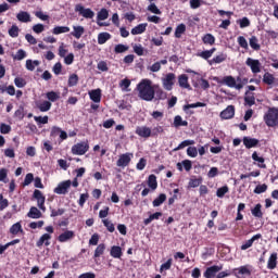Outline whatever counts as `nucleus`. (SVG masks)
Instances as JSON below:
<instances>
[{
	"label": "nucleus",
	"mask_w": 278,
	"mask_h": 278,
	"mask_svg": "<svg viewBox=\"0 0 278 278\" xmlns=\"http://www.w3.org/2000/svg\"><path fill=\"white\" fill-rule=\"evenodd\" d=\"M245 64L247 66H250L254 75H257V73H262V63H260V60L248 58Z\"/></svg>",
	"instance_id": "nucleus-8"
},
{
	"label": "nucleus",
	"mask_w": 278,
	"mask_h": 278,
	"mask_svg": "<svg viewBox=\"0 0 278 278\" xmlns=\"http://www.w3.org/2000/svg\"><path fill=\"white\" fill-rule=\"evenodd\" d=\"M235 270L238 273V275H245V277H251V270H253V267L251 265H244L238 267Z\"/></svg>",
	"instance_id": "nucleus-21"
},
{
	"label": "nucleus",
	"mask_w": 278,
	"mask_h": 278,
	"mask_svg": "<svg viewBox=\"0 0 278 278\" xmlns=\"http://www.w3.org/2000/svg\"><path fill=\"white\" fill-rule=\"evenodd\" d=\"M112 39V35L110 33H100L98 35V45H105L108 40Z\"/></svg>",
	"instance_id": "nucleus-30"
},
{
	"label": "nucleus",
	"mask_w": 278,
	"mask_h": 278,
	"mask_svg": "<svg viewBox=\"0 0 278 278\" xmlns=\"http://www.w3.org/2000/svg\"><path fill=\"white\" fill-rule=\"evenodd\" d=\"M187 155L189 157H197V155H199V151L197 150V147H189L187 149Z\"/></svg>",
	"instance_id": "nucleus-61"
},
{
	"label": "nucleus",
	"mask_w": 278,
	"mask_h": 278,
	"mask_svg": "<svg viewBox=\"0 0 278 278\" xmlns=\"http://www.w3.org/2000/svg\"><path fill=\"white\" fill-rule=\"evenodd\" d=\"M175 73H168L165 75V77L162 79L163 88L165 90H173V86H175Z\"/></svg>",
	"instance_id": "nucleus-7"
},
{
	"label": "nucleus",
	"mask_w": 278,
	"mask_h": 278,
	"mask_svg": "<svg viewBox=\"0 0 278 278\" xmlns=\"http://www.w3.org/2000/svg\"><path fill=\"white\" fill-rule=\"evenodd\" d=\"M147 25L148 24L144 23V24H139V25L135 26L131 29L130 34H132V36H138L140 34H144V31H147Z\"/></svg>",
	"instance_id": "nucleus-24"
},
{
	"label": "nucleus",
	"mask_w": 278,
	"mask_h": 278,
	"mask_svg": "<svg viewBox=\"0 0 278 278\" xmlns=\"http://www.w3.org/2000/svg\"><path fill=\"white\" fill-rule=\"evenodd\" d=\"M227 60V54L226 53H220L213 58L212 60L208 61L210 66L213 64H223Z\"/></svg>",
	"instance_id": "nucleus-22"
},
{
	"label": "nucleus",
	"mask_w": 278,
	"mask_h": 278,
	"mask_svg": "<svg viewBox=\"0 0 278 278\" xmlns=\"http://www.w3.org/2000/svg\"><path fill=\"white\" fill-rule=\"evenodd\" d=\"M36 66H40V61L35 60L31 61V59L26 60V68L27 71H36Z\"/></svg>",
	"instance_id": "nucleus-39"
},
{
	"label": "nucleus",
	"mask_w": 278,
	"mask_h": 278,
	"mask_svg": "<svg viewBox=\"0 0 278 278\" xmlns=\"http://www.w3.org/2000/svg\"><path fill=\"white\" fill-rule=\"evenodd\" d=\"M111 255L115 258V260H121V257L123 256V249L118 245H113L111 248Z\"/></svg>",
	"instance_id": "nucleus-26"
},
{
	"label": "nucleus",
	"mask_w": 278,
	"mask_h": 278,
	"mask_svg": "<svg viewBox=\"0 0 278 278\" xmlns=\"http://www.w3.org/2000/svg\"><path fill=\"white\" fill-rule=\"evenodd\" d=\"M0 181H2L3 184H8V169L7 168L0 169Z\"/></svg>",
	"instance_id": "nucleus-62"
},
{
	"label": "nucleus",
	"mask_w": 278,
	"mask_h": 278,
	"mask_svg": "<svg viewBox=\"0 0 278 278\" xmlns=\"http://www.w3.org/2000/svg\"><path fill=\"white\" fill-rule=\"evenodd\" d=\"M186 34V24H179L175 30V38H181V35Z\"/></svg>",
	"instance_id": "nucleus-46"
},
{
	"label": "nucleus",
	"mask_w": 278,
	"mask_h": 278,
	"mask_svg": "<svg viewBox=\"0 0 278 278\" xmlns=\"http://www.w3.org/2000/svg\"><path fill=\"white\" fill-rule=\"evenodd\" d=\"M87 151H90V142L88 140L79 141L71 149L72 155H86Z\"/></svg>",
	"instance_id": "nucleus-3"
},
{
	"label": "nucleus",
	"mask_w": 278,
	"mask_h": 278,
	"mask_svg": "<svg viewBox=\"0 0 278 278\" xmlns=\"http://www.w3.org/2000/svg\"><path fill=\"white\" fill-rule=\"evenodd\" d=\"M34 121H36L38 125H47V123H49V116H34Z\"/></svg>",
	"instance_id": "nucleus-60"
},
{
	"label": "nucleus",
	"mask_w": 278,
	"mask_h": 278,
	"mask_svg": "<svg viewBox=\"0 0 278 278\" xmlns=\"http://www.w3.org/2000/svg\"><path fill=\"white\" fill-rule=\"evenodd\" d=\"M137 90L139 92V99H142V101H151L152 99H155V89L151 86L150 79H142L137 85Z\"/></svg>",
	"instance_id": "nucleus-1"
},
{
	"label": "nucleus",
	"mask_w": 278,
	"mask_h": 278,
	"mask_svg": "<svg viewBox=\"0 0 278 278\" xmlns=\"http://www.w3.org/2000/svg\"><path fill=\"white\" fill-rule=\"evenodd\" d=\"M89 97L93 103H101V89H96L89 92Z\"/></svg>",
	"instance_id": "nucleus-25"
},
{
	"label": "nucleus",
	"mask_w": 278,
	"mask_h": 278,
	"mask_svg": "<svg viewBox=\"0 0 278 278\" xmlns=\"http://www.w3.org/2000/svg\"><path fill=\"white\" fill-rule=\"evenodd\" d=\"M244 105L248 108H253L255 105V93L251 91H247L244 96Z\"/></svg>",
	"instance_id": "nucleus-15"
},
{
	"label": "nucleus",
	"mask_w": 278,
	"mask_h": 278,
	"mask_svg": "<svg viewBox=\"0 0 278 278\" xmlns=\"http://www.w3.org/2000/svg\"><path fill=\"white\" fill-rule=\"evenodd\" d=\"M50 212H51V214H50L51 218H55L56 216L64 215L65 210L64 208L55 210V208L50 207Z\"/></svg>",
	"instance_id": "nucleus-58"
},
{
	"label": "nucleus",
	"mask_w": 278,
	"mask_h": 278,
	"mask_svg": "<svg viewBox=\"0 0 278 278\" xmlns=\"http://www.w3.org/2000/svg\"><path fill=\"white\" fill-rule=\"evenodd\" d=\"M102 223H103L104 227H106L108 231H110V233H114L116 228L114 227V224L112 223V220L103 219Z\"/></svg>",
	"instance_id": "nucleus-52"
},
{
	"label": "nucleus",
	"mask_w": 278,
	"mask_h": 278,
	"mask_svg": "<svg viewBox=\"0 0 278 278\" xmlns=\"http://www.w3.org/2000/svg\"><path fill=\"white\" fill-rule=\"evenodd\" d=\"M205 102H195V103H191V104H185L182 106L184 112H188L190 109H194V108H205Z\"/></svg>",
	"instance_id": "nucleus-40"
},
{
	"label": "nucleus",
	"mask_w": 278,
	"mask_h": 278,
	"mask_svg": "<svg viewBox=\"0 0 278 278\" xmlns=\"http://www.w3.org/2000/svg\"><path fill=\"white\" fill-rule=\"evenodd\" d=\"M115 53H125V51H129V47L118 43L114 48Z\"/></svg>",
	"instance_id": "nucleus-59"
},
{
	"label": "nucleus",
	"mask_w": 278,
	"mask_h": 278,
	"mask_svg": "<svg viewBox=\"0 0 278 278\" xmlns=\"http://www.w3.org/2000/svg\"><path fill=\"white\" fill-rule=\"evenodd\" d=\"M110 16V12L108 11V9H101L98 12V21H106V18Z\"/></svg>",
	"instance_id": "nucleus-47"
},
{
	"label": "nucleus",
	"mask_w": 278,
	"mask_h": 278,
	"mask_svg": "<svg viewBox=\"0 0 278 278\" xmlns=\"http://www.w3.org/2000/svg\"><path fill=\"white\" fill-rule=\"evenodd\" d=\"M77 84H79V76L77 74L70 75L68 83H67L68 87L73 88L77 86Z\"/></svg>",
	"instance_id": "nucleus-41"
},
{
	"label": "nucleus",
	"mask_w": 278,
	"mask_h": 278,
	"mask_svg": "<svg viewBox=\"0 0 278 278\" xmlns=\"http://www.w3.org/2000/svg\"><path fill=\"white\" fill-rule=\"evenodd\" d=\"M227 192H229V187L225 185L217 189L216 197H218V199H223L227 194Z\"/></svg>",
	"instance_id": "nucleus-44"
},
{
	"label": "nucleus",
	"mask_w": 278,
	"mask_h": 278,
	"mask_svg": "<svg viewBox=\"0 0 278 278\" xmlns=\"http://www.w3.org/2000/svg\"><path fill=\"white\" fill-rule=\"evenodd\" d=\"M148 186L150 190H152V192L157 190V176H155L154 174H151L148 177Z\"/></svg>",
	"instance_id": "nucleus-23"
},
{
	"label": "nucleus",
	"mask_w": 278,
	"mask_h": 278,
	"mask_svg": "<svg viewBox=\"0 0 278 278\" xmlns=\"http://www.w3.org/2000/svg\"><path fill=\"white\" fill-rule=\"evenodd\" d=\"M149 12H151L152 14H162V11L157 8V5L155 3H151L148 7Z\"/></svg>",
	"instance_id": "nucleus-63"
},
{
	"label": "nucleus",
	"mask_w": 278,
	"mask_h": 278,
	"mask_svg": "<svg viewBox=\"0 0 278 278\" xmlns=\"http://www.w3.org/2000/svg\"><path fill=\"white\" fill-rule=\"evenodd\" d=\"M25 58H27V52H25V50L20 49L17 50V52L13 55V60H25Z\"/></svg>",
	"instance_id": "nucleus-50"
},
{
	"label": "nucleus",
	"mask_w": 278,
	"mask_h": 278,
	"mask_svg": "<svg viewBox=\"0 0 278 278\" xmlns=\"http://www.w3.org/2000/svg\"><path fill=\"white\" fill-rule=\"evenodd\" d=\"M219 84H224L225 86H228V88H236V90H242V88H244L242 83L236 84V78H233V76H225Z\"/></svg>",
	"instance_id": "nucleus-4"
},
{
	"label": "nucleus",
	"mask_w": 278,
	"mask_h": 278,
	"mask_svg": "<svg viewBox=\"0 0 278 278\" xmlns=\"http://www.w3.org/2000/svg\"><path fill=\"white\" fill-rule=\"evenodd\" d=\"M51 105H52L51 102L47 100L37 103V108L39 112H49V110H51Z\"/></svg>",
	"instance_id": "nucleus-32"
},
{
	"label": "nucleus",
	"mask_w": 278,
	"mask_h": 278,
	"mask_svg": "<svg viewBox=\"0 0 278 278\" xmlns=\"http://www.w3.org/2000/svg\"><path fill=\"white\" fill-rule=\"evenodd\" d=\"M260 40L255 37V36H252L250 38V47L251 49H253L254 51H260V49H262V47L260 46Z\"/></svg>",
	"instance_id": "nucleus-42"
},
{
	"label": "nucleus",
	"mask_w": 278,
	"mask_h": 278,
	"mask_svg": "<svg viewBox=\"0 0 278 278\" xmlns=\"http://www.w3.org/2000/svg\"><path fill=\"white\" fill-rule=\"evenodd\" d=\"M31 181H34V174L28 173V174H26V176H25L23 186H29V184H31Z\"/></svg>",
	"instance_id": "nucleus-64"
},
{
	"label": "nucleus",
	"mask_w": 278,
	"mask_h": 278,
	"mask_svg": "<svg viewBox=\"0 0 278 278\" xmlns=\"http://www.w3.org/2000/svg\"><path fill=\"white\" fill-rule=\"evenodd\" d=\"M27 216L28 218H42V213L40 210H38V207L31 206Z\"/></svg>",
	"instance_id": "nucleus-29"
},
{
	"label": "nucleus",
	"mask_w": 278,
	"mask_h": 278,
	"mask_svg": "<svg viewBox=\"0 0 278 278\" xmlns=\"http://www.w3.org/2000/svg\"><path fill=\"white\" fill-rule=\"evenodd\" d=\"M237 42L239 47H241V49H249V42L247 41V38H244V36H239Z\"/></svg>",
	"instance_id": "nucleus-55"
},
{
	"label": "nucleus",
	"mask_w": 278,
	"mask_h": 278,
	"mask_svg": "<svg viewBox=\"0 0 278 278\" xmlns=\"http://www.w3.org/2000/svg\"><path fill=\"white\" fill-rule=\"evenodd\" d=\"M220 270H223V266H218V265H214L212 267H208L205 273H204V277L205 278H212V277H216L217 273H220Z\"/></svg>",
	"instance_id": "nucleus-14"
},
{
	"label": "nucleus",
	"mask_w": 278,
	"mask_h": 278,
	"mask_svg": "<svg viewBox=\"0 0 278 278\" xmlns=\"http://www.w3.org/2000/svg\"><path fill=\"white\" fill-rule=\"evenodd\" d=\"M263 84H266L267 86H273L275 84V76L270 73H265L263 76Z\"/></svg>",
	"instance_id": "nucleus-38"
},
{
	"label": "nucleus",
	"mask_w": 278,
	"mask_h": 278,
	"mask_svg": "<svg viewBox=\"0 0 278 278\" xmlns=\"http://www.w3.org/2000/svg\"><path fill=\"white\" fill-rule=\"evenodd\" d=\"M71 188V180L60 182L53 190L54 194H68Z\"/></svg>",
	"instance_id": "nucleus-10"
},
{
	"label": "nucleus",
	"mask_w": 278,
	"mask_h": 278,
	"mask_svg": "<svg viewBox=\"0 0 278 278\" xmlns=\"http://www.w3.org/2000/svg\"><path fill=\"white\" fill-rule=\"evenodd\" d=\"M33 198L36 199L39 210H41V212H47V206H45L46 198L42 194V191L35 189Z\"/></svg>",
	"instance_id": "nucleus-5"
},
{
	"label": "nucleus",
	"mask_w": 278,
	"mask_h": 278,
	"mask_svg": "<svg viewBox=\"0 0 278 278\" xmlns=\"http://www.w3.org/2000/svg\"><path fill=\"white\" fill-rule=\"evenodd\" d=\"M174 127H188V121H184L181 115H176L174 117Z\"/></svg>",
	"instance_id": "nucleus-34"
},
{
	"label": "nucleus",
	"mask_w": 278,
	"mask_h": 278,
	"mask_svg": "<svg viewBox=\"0 0 278 278\" xmlns=\"http://www.w3.org/2000/svg\"><path fill=\"white\" fill-rule=\"evenodd\" d=\"M201 184H203V178H191L189 180V188H199V186H201Z\"/></svg>",
	"instance_id": "nucleus-45"
},
{
	"label": "nucleus",
	"mask_w": 278,
	"mask_h": 278,
	"mask_svg": "<svg viewBox=\"0 0 278 278\" xmlns=\"http://www.w3.org/2000/svg\"><path fill=\"white\" fill-rule=\"evenodd\" d=\"M14 84L16 88H25L27 86V81L23 77H15Z\"/></svg>",
	"instance_id": "nucleus-54"
},
{
	"label": "nucleus",
	"mask_w": 278,
	"mask_h": 278,
	"mask_svg": "<svg viewBox=\"0 0 278 278\" xmlns=\"http://www.w3.org/2000/svg\"><path fill=\"white\" fill-rule=\"evenodd\" d=\"M264 122L267 127L278 126V108H269L264 115Z\"/></svg>",
	"instance_id": "nucleus-2"
},
{
	"label": "nucleus",
	"mask_w": 278,
	"mask_h": 278,
	"mask_svg": "<svg viewBox=\"0 0 278 278\" xmlns=\"http://www.w3.org/2000/svg\"><path fill=\"white\" fill-rule=\"evenodd\" d=\"M16 18L20 23H31V15L27 11L17 13Z\"/></svg>",
	"instance_id": "nucleus-19"
},
{
	"label": "nucleus",
	"mask_w": 278,
	"mask_h": 278,
	"mask_svg": "<svg viewBox=\"0 0 278 278\" xmlns=\"http://www.w3.org/2000/svg\"><path fill=\"white\" fill-rule=\"evenodd\" d=\"M166 201V193H161L157 198H155L152 202L153 207H160Z\"/></svg>",
	"instance_id": "nucleus-37"
},
{
	"label": "nucleus",
	"mask_w": 278,
	"mask_h": 278,
	"mask_svg": "<svg viewBox=\"0 0 278 278\" xmlns=\"http://www.w3.org/2000/svg\"><path fill=\"white\" fill-rule=\"evenodd\" d=\"M268 190V185L263 184V185H257L254 189V194H264Z\"/></svg>",
	"instance_id": "nucleus-51"
},
{
	"label": "nucleus",
	"mask_w": 278,
	"mask_h": 278,
	"mask_svg": "<svg viewBox=\"0 0 278 278\" xmlns=\"http://www.w3.org/2000/svg\"><path fill=\"white\" fill-rule=\"evenodd\" d=\"M0 90L1 92H8L10 97H14V94H16V89L12 85L8 87H1Z\"/></svg>",
	"instance_id": "nucleus-53"
},
{
	"label": "nucleus",
	"mask_w": 278,
	"mask_h": 278,
	"mask_svg": "<svg viewBox=\"0 0 278 278\" xmlns=\"http://www.w3.org/2000/svg\"><path fill=\"white\" fill-rule=\"evenodd\" d=\"M10 205V201L3 198V194H0V212H3Z\"/></svg>",
	"instance_id": "nucleus-57"
},
{
	"label": "nucleus",
	"mask_w": 278,
	"mask_h": 278,
	"mask_svg": "<svg viewBox=\"0 0 278 278\" xmlns=\"http://www.w3.org/2000/svg\"><path fill=\"white\" fill-rule=\"evenodd\" d=\"M75 12H78L84 18H94V12L91 9H86L81 4L75 5Z\"/></svg>",
	"instance_id": "nucleus-9"
},
{
	"label": "nucleus",
	"mask_w": 278,
	"mask_h": 278,
	"mask_svg": "<svg viewBox=\"0 0 278 278\" xmlns=\"http://www.w3.org/2000/svg\"><path fill=\"white\" fill-rule=\"evenodd\" d=\"M46 98L48 99V101L50 103H55V101H58L60 99V93L55 92V91H48L46 93Z\"/></svg>",
	"instance_id": "nucleus-36"
},
{
	"label": "nucleus",
	"mask_w": 278,
	"mask_h": 278,
	"mask_svg": "<svg viewBox=\"0 0 278 278\" xmlns=\"http://www.w3.org/2000/svg\"><path fill=\"white\" fill-rule=\"evenodd\" d=\"M267 268H269V270L277 268V253H273L268 258Z\"/></svg>",
	"instance_id": "nucleus-35"
},
{
	"label": "nucleus",
	"mask_w": 278,
	"mask_h": 278,
	"mask_svg": "<svg viewBox=\"0 0 278 278\" xmlns=\"http://www.w3.org/2000/svg\"><path fill=\"white\" fill-rule=\"evenodd\" d=\"M242 142L245 147V149H257L260 147L258 139H255L253 137H243Z\"/></svg>",
	"instance_id": "nucleus-11"
},
{
	"label": "nucleus",
	"mask_w": 278,
	"mask_h": 278,
	"mask_svg": "<svg viewBox=\"0 0 278 278\" xmlns=\"http://www.w3.org/2000/svg\"><path fill=\"white\" fill-rule=\"evenodd\" d=\"M162 216V212H156L153 213L149 216V218H146L143 220V225H151V223H153V220H160V217Z\"/></svg>",
	"instance_id": "nucleus-31"
},
{
	"label": "nucleus",
	"mask_w": 278,
	"mask_h": 278,
	"mask_svg": "<svg viewBox=\"0 0 278 278\" xmlns=\"http://www.w3.org/2000/svg\"><path fill=\"white\" fill-rule=\"evenodd\" d=\"M252 216L254 218H264V213L262 212V205L258 203L251 210Z\"/></svg>",
	"instance_id": "nucleus-28"
},
{
	"label": "nucleus",
	"mask_w": 278,
	"mask_h": 278,
	"mask_svg": "<svg viewBox=\"0 0 278 278\" xmlns=\"http://www.w3.org/2000/svg\"><path fill=\"white\" fill-rule=\"evenodd\" d=\"M75 238V232L72 230H66L61 233L58 238L59 242H68V240H73Z\"/></svg>",
	"instance_id": "nucleus-17"
},
{
	"label": "nucleus",
	"mask_w": 278,
	"mask_h": 278,
	"mask_svg": "<svg viewBox=\"0 0 278 278\" xmlns=\"http://www.w3.org/2000/svg\"><path fill=\"white\" fill-rule=\"evenodd\" d=\"M21 29L16 25H12L11 28L9 29V36L11 38H18Z\"/></svg>",
	"instance_id": "nucleus-48"
},
{
	"label": "nucleus",
	"mask_w": 278,
	"mask_h": 278,
	"mask_svg": "<svg viewBox=\"0 0 278 278\" xmlns=\"http://www.w3.org/2000/svg\"><path fill=\"white\" fill-rule=\"evenodd\" d=\"M252 160H253V162H257L258 168H266V165L264 163V162H266V160L264 159V156H260L257 151H254L252 153Z\"/></svg>",
	"instance_id": "nucleus-20"
},
{
	"label": "nucleus",
	"mask_w": 278,
	"mask_h": 278,
	"mask_svg": "<svg viewBox=\"0 0 278 278\" xmlns=\"http://www.w3.org/2000/svg\"><path fill=\"white\" fill-rule=\"evenodd\" d=\"M15 118H18V121H23L25 118V108L20 106L15 113H14Z\"/></svg>",
	"instance_id": "nucleus-56"
},
{
	"label": "nucleus",
	"mask_w": 278,
	"mask_h": 278,
	"mask_svg": "<svg viewBox=\"0 0 278 278\" xmlns=\"http://www.w3.org/2000/svg\"><path fill=\"white\" fill-rule=\"evenodd\" d=\"M135 134L140 138H151L152 136L151 128L147 126H137Z\"/></svg>",
	"instance_id": "nucleus-13"
},
{
	"label": "nucleus",
	"mask_w": 278,
	"mask_h": 278,
	"mask_svg": "<svg viewBox=\"0 0 278 278\" xmlns=\"http://www.w3.org/2000/svg\"><path fill=\"white\" fill-rule=\"evenodd\" d=\"M236 116V106L228 105L224 111L220 112V118L224 121H229V118H233Z\"/></svg>",
	"instance_id": "nucleus-12"
},
{
	"label": "nucleus",
	"mask_w": 278,
	"mask_h": 278,
	"mask_svg": "<svg viewBox=\"0 0 278 278\" xmlns=\"http://www.w3.org/2000/svg\"><path fill=\"white\" fill-rule=\"evenodd\" d=\"M178 84L180 88H185L186 90H192V87H190V83H188V75L186 74L178 76Z\"/></svg>",
	"instance_id": "nucleus-16"
},
{
	"label": "nucleus",
	"mask_w": 278,
	"mask_h": 278,
	"mask_svg": "<svg viewBox=\"0 0 278 278\" xmlns=\"http://www.w3.org/2000/svg\"><path fill=\"white\" fill-rule=\"evenodd\" d=\"M68 31H71V27L68 26H55L52 29V34L54 36H60V34H68Z\"/></svg>",
	"instance_id": "nucleus-27"
},
{
	"label": "nucleus",
	"mask_w": 278,
	"mask_h": 278,
	"mask_svg": "<svg viewBox=\"0 0 278 278\" xmlns=\"http://www.w3.org/2000/svg\"><path fill=\"white\" fill-rule=\"evenodd\" d=\"M20 231L23 232V226H21V223H15L10 228V233H12L13 236L18 235Z\"/></svg>",
	"instance_id": "nucleus-43"
},
{
	"label": "nucleus",
	"mask_w": 278,
	"mask_h": 278,
	"mask_svg": "<svg viewBox=\"0 0 278 278\" xmlns=\"http://www.w3.org/2000/svg\"><path fill=\"white\" fill-rule=\"evenodd\" d=\"M194 144V140H185L178 144L175 151H181V149H186V147H192Z\"/></svg>",
	"instance_id": "nucleus-49"
},
{
	"label": "nucleus",
	"mask_w": 278,
	"mask_h": 278,
	"mask_svg": "<svg viewBox=\"0 0 278 278\" xmlns=\"http://www.w3.org/2000/svg\"><path fill=\"white\" fill-rule=\"evenodd\" d=\"M202 42L212 47V45L216 43V37H214L212 34H206L202 37Z\"/></svg>",
	"instance_id": "nucleus-33"
},
{
	"label": "nucleus",
	"mask_w": 278,
	"mask_h": 278,
	"mask_svg": "<svg viewBox=\"0 0 278 278\" xmlns=\"http://www.w3.org/2000/svg\"><path fill=\"white\" fill-rule=\"evenodd\" d=\"M131 157H134V154L129 152L119 155L116 162V166H118L119 168L127 167L128 164H131Z\"/></svg>",
	"instance_id": "nucleus-6"
},
{
	"label": "nucleus",
	"mask_w": 278,
	"mask_h": 278,
	"mask_svg": "<svg viewBox=\"0 0 278 278\" xmlns=\"http://www.w3.org/2000/svg\"><path fill=\"white\" fill-rule=\"evenodd\" d=\"M73 31L71 33V36L79 40L86 34V28L84 26H73Z\"/></svg>",
	"instance_id": "nucleus-18"
}]
</instances>
